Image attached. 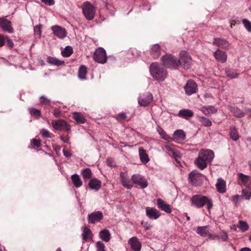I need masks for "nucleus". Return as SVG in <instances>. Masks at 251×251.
Segmentation results:
<instances>
[{"mask_svg": "<svg viewBox=\"0 0 251 251\" xmlns=\"http://www.w3.org/2000/svg\"><path fill=\"white\" fill-rule=\"evenodd\" d=\"M163 150L165 151L170 156L175 158L176 161H177V158H179V153L174 149L172 146L166 145L163 148Z\"/></svg>", "mask_w": 251, "mask_h": 251, "instance_id": "f3484780", "label": "nucleus"}, {"mask_svg": "<svg viewBox=\"0 0 251 251\" xmlns=\"http://www.w3.org/2000/svg\"><path fill=\"white\" fill-rule=\"evenodd\" d=\"M5 42V36L0 34V47L4 46Z\"/></svg>", "mask_w": 251, "mask_h": 251, "instance_id": "680f3d73", "label": "nucleus"}, {"mask_svg": "<svg viewBox=\"0 0 251 251\" xmlns=\"http://www.w3.org/2000/svg\"><path fill=\"white\" fill-rule=\"evenodd\" d=\"M150 72L153 78L159 81H164L168 75L165 67L158 62H153L151 64Z\"/></svg>", "mask_w": 251, "mask_h": 251, "instance_id": "f257e3e1", "label": "nucleus"}, {"mask_svg": "<svg viewBox=\"0 0 251 251\" xmlns=\"http://www.w3.org/2000/svg\"><path fill=\"white\" fill-rule=\"evenodd\" d=\"M200 110L205 115H208L209 114V112L208 110V107L206 106H202Z\"/></svg>", "mask_w": 251, "mask_h": 251, "instance_id": "6e6d98bb", "label": "nucleus"}, {"mask_svg": "<svg viewBox=\"0 0 251 251\" xmlns=\"http://www.w3.org/2000/svg\"><path fill=\"white\" fill-rule=\"evenodd\" d=\"M88 185L91 190L98 191L101 186V181L97 178H94L90 180Z\"/></svg>", "mask_w": 251, "mask_h": 251, "instance_id": "393cba45", "label": "nucleus"}, {"mask_svg": "<svg viewBox=\"0 0 251 251\" xmlns=\"http://www.w3.org/2000/svg\"><path fill=\"white\" fill-rule=\"evenodd\" d=\"M87 73V68L84 65H81L78 70V77L81 80L86 79V75Z\"/></svg>", "mask_w": 251, "mask_h": 251, "instance_id": "473e14b6", "label": "nucleus"}, {"mask_svg": "<svg viewBox=\"0 0 251 251\" xmlns=\"http://www.w3.org/2000/svg\"><path fill=\"white\" fill-rule=\"evenodd\" d=\"M151 54L154 59L158 58L161 54V48L159 45L154 44L152 46Z\"/></svg>", "mask_w": 251, "mask_h": 251, "instance_id": "5701e85b", "label": "nucleus"}, {"mask_svg": "<svg viewBox=\"0 0 251 251\" xmlns=\"http://www.w3.org/2000/svg\"><path fill=\"white\" fill-rule=\"evenodd\" d=\"M191 205H193L198 208H201L205 205L207 209L210 210L213 207V202L211 199L205 196L197 194L193 196L190 200Z\"/></svg>", "mask_w": 251, "mask_h": 251, "instance_id": "f03ea898", "label": "nucleus"}, {"mask_svg": "<svg viewBox=\"0 0 251 251\" xmlns=\"http://www.w3.org/2000/svg\"><path fill=\"white\" fill-rule=\"evenodd\" d=\"M214 55L218 61L224 63L226 60L227 56L226 52L220 50H217L214 52Z\"/></svg>", "mask_w": 251, "mask_h": 251, "instance_id": "4be33fe9", "label": "nucleus"}, {"mask_svg": "<svg viewBox=\"0 0 251 251\" xmlns=\"http://www.w3.org/2000/svg\"><path fill=\"white\" fill-rule=\"evenodd\" d=\"M180 57L178 59V67L182 66L185 69L190 68L192 64L191 56L186 51L181 50L180 52Z\"/></svg>", "mask_w": 251, "mask_h": 251, "instance_id": "39448f33", "label": "nucleus"}, {"mask_svg": "<svg viewBox=\"0 0 251 251\" xmlns=\"http://www.w3.org/2000/svg\"><path fill=\"white\" fill-rule=\"evenodd\" d=\"M147 216L151 220H156L161 216V212L156 208L147 207L146 208Z\"/></svg>", "mask_w": 251, "mask_h": 251, "instance_id": "ddd939ff", "label": "nucleus"}, {"mask_svg": "<svg viewBox=\"0 0 251 251\" xmlns=\"http://www.w3.org/2000/svg\"><path fill=\"white\" fill-rule=\"evenodd\" d=\"M97 251H105L104 244L101 241H98L96 243Z\"/></svg>", "mask_w": 251, "mask_h": 251, "instance_id": "8fccbe9b", "label": "nucleus"}, {"mask_svg": "<svg viewBox=\"0 0 251 251\" xmlns=\"http://www.w3.org/2000/svg\"><path fill=\"white\" fill-rule=\"evenodd\" d=\"M197 119L203 126L209 127L212 126V122L208 118L202 116H197Z\"/></svg>", "mask_w": 251, "mask_h": 251, "instance_id": "c85d7f7f", "label": "nucleus"}, {"mask_svg": "<svg viewBox=\"0 0 251 251\" xmlns=\"http://www.w3.org/2000/svg\"><path fill=\"white\" fill-rule=\"evenodd\" d=\"M47 61L48 63H49L50 64H52V65H56V66H59L64 63V61L59 60V59H58L56 58H54V57H50V56L48 57L47 58Z\"/></svg>", "mask_w": 251, "mask_h": 251, "instance_id": "e433bc0d", "label": "nucleus"}, {"mask_svg": "<svg viewBox=\"0 0 251 251\" xmlns=\"http://www.w3.org/2000/svg\"><path fill=\"white\" fill-rule=\"evenodd\" d=\"M94 59L97 62L104 64L107 60L105 50L102 48H99L96 50L94 54Z\"/></svg>", "mask_w": 251, "mask_h": 251, "instance_id": "0eeeda50", "label": "nucleus"}, {"mask_svg": "<svg viewBox=\"0 0 251 251\" xmlns=\"http://www.w3.org/2000/svg\"><path fill=\"white\" fill-rule=\"evenodd\" d=\"M153 100V97L151 93L147 92L144 95V98L142 99V106H146L151 103Z\"/></svg>", "mask_w": 251, "mask_h": 251, "instance_id": "c756f323", "label": "nucleus"}, {"mask_svg": "<svg viewBox=\"0 0 251 251\" xmlns=\"http://www.w3.org/2000/svg\"><path fill=\"white\" fill-rule=\"evenodd\" d=\"M73 52V50L72 47L71 46H67L65 48V49L61 51V54L64 57H69L70 56Z\"/></svg>", "mask_w": 251, "mask_h": 251, "instance_id": "ea45409f", "label": "nucleus"}, {"mask_svg": "<svg viewBox=\"0 0 251 251\" xmlns=\"http://www.w3.org/2000/svg\"><path fill=\"white\" fill-rule=\"evenodd\" d=\"M61 140L64 143H67L69 140V137L68 136H61Z\"/></svg>", "mask_w": 251, "mask_h": 251, "instance_id": "338daca9", "label": "nucleus"}, {"mask_svg": "<svg viewBox=\"0 0 251 251\" xmlns=\"http://www.w3.org/2000/svg\"><path fill=\"white\" fill-rule=\"evenodd\" d=\"M81 175L84 180L90 179L92 177V173L89 168H85L81 170Z\"/></svg>", "mask_w": 251, "mask_h": 251, "instance_id": "4c0bfd02", "label": "nucleus"}, {"mask_svg": "<svg viewBox=\"0 0 251 251\" xmlns=\"http://www.w3.org/2000/svg\"><path fill=\"white\" fill-rule=\"evenodd\" d=\"M42 2L45 4L51 6L54 4V0H40Z\"/></svg>", "mask_w": 251, "mask_h": 251, "instance_id": "bf43d9fd", "label": "nucleus"}, {"mask_svg": "<svg viewBox=\"0 0 251 251\" xmlns=\"http://www.w3.org/2000/svg\"><path fill=\"white\" fill-rule=\"evenodd\" d=\"M213 44L220 48L225 50L228 49L230 46V44L227 41L220 38H214Z\"/></svg>", "mask_w": 251, "mask_h": 251, "instance_id": "4468645a", "label": "nucleus"}, {"mask_svg": "<svg viewBox=\"0 0 251 251\" xmlns=\"http://www.w3.org/2000/svg\"><path fill=\"white\" fill-rule=\"evenodd\" d=\"M82 231L81 236L83 241H87L88 239H92L93 235L90 228L87 226H83L82 227Z\"/></svg>", "mask_w": 251, "mask_h": 251, "instance_id": "412c9836", "label": "nucleus"}, {"mask_svg": "<svg viewBox=\"0 0 251 251\" xmlns=\"http://www.w3.org/2000/svg\"><path fill=\"white\" fill-rule=\"evenodd\" d=\"M148 185V183L145 179L142 178V189L146 188Z\"/></svg>", "mask_w": 251, "mask_h": 251, "instance_id": "774afa93", "label": "nucleus"}, {"mask_svg": "<svg viewBox=\"0 0 251 251\" xmlns=\"http://www.w3.org/2000/svg\"><path fill=\"white\" fill-rule=\"evenodd\" d=\"M194 115V112L188 109H181L178 114L177 116L181 118L185 119L187 120H189L190 118L193 117Z\"/></svg>", "mask_w": 251, "mask_h": 251, "instance_id": "6ab92c4d", "label": "nucleus"}, {"mask_svg": "<svg viewBox=\"0 0 251 251\" xmlns=\"http://www.w3.org/2000/svg\"><path fill=\"white\" fill-rule=\"evenodd\" d=\"M185 93L190 96L196 93L198 90V85L193 80H189L184 86Z\"/></svg>", "mask_w": 251, "mask_h": 251, "instance_id": "1a4fd4ad", "label": "nucleus"}, {"mask_svg": "<svg viewBox=\"0 0 251 251\" xmlns=\"http://www.w3.org/2000/svg\"><path fill=\"white\" fill-rule=\"evenodd\" d=\"M41 25H37L34 27V30L35 33H36L39 36H40L42 33L41 30Z\"/></svg>", "mask_w": 251, "mask_h": 251, "instance_id": "3c124183", "label": "nucleus"}, {"mask_svg": "<svg viewBox=\"0 0 251 251\" xmlns=\"http://www.w3.org/2000/svg\"><path fill=\"white\" fill-rule=\"evenodd\" d=\"M52 127L57 130H65L69 132L71 130V126L63 120H53L51 122Z\"/></svg>", "mask_w": 251, "mask_h": 251, "instance_id": "423d86ee", "label": "nucleus"}, {"mask_svg": "<svg viewBox=\"0 0 251 251\" xmlns=\"http://www.w3.org/2000/svg\"><path fill=\"white\" fill-rule=\"evenodd\" d=\"M126 118V115L124 113H119L116 117V119L119 120H123Z\"/></svg>", "mask_w": 251, "mask_h": 251, "instance_id": "13d9d810", "label": "nucleus"}, {"mask_svg": "<svg viewBox=\"0 0 251 251\" xmlns=\"http://www.w3.org/2000/svg\"><path fill=\"white\" fill-rule=\"evenodd\" d=\"M28 110L30 114L37 119H39L41 117V113L39 109L34 108H29Z\"/></svg>", "mask_w": 251, "mask_h": 251, "instance_id": "79ce46f5", "label": "nucleus"}, {"mask_svg": "<svg viewBox=\"0 0 251 251\" xmlns=\"http://www.w3.org/2000/svg\"><path fill=\"white\" fill-rule=\"evenodd\" d=\"M40 133L44 137H50V133L47 129H46L44 128L42 129L40 131Z\"/></svg>", "mask_w": 251, "mask_h": 251, "instance_id": "603ef678", "label": "nucleus"}, {"mask_svg": "<svg viewBox=\"0 0 251 251\" xmlns=\"http://www.w3.org/2000/svg\"><path fill=\"white\" fill-rule=\"evenodd\" d=\"M241 196H242L243 199L249 200L251 197V188L250 187H246V188L242 190V193Z\"/></svg>", "mask_w": 251, "mask_h": 251, "instance_id": "58836bf2", "label": "nucleus"}, {"mask_svg": "<svg viewBox=\"0 0 251 251\" xmlns=\"http://www.w3.org/2000/svg\"><path fill=\"white\" fill-rule=\"evenodd\" d=\"M120 177L122 184L127 189H130L132 186V183L128 179L127 175L124 173H121Z\"/></svg>", "mask_w": 251, "mask_h": 251, "instance_id": "b1692460", "label": "nucleus"}, {"mask_svg": "<svg viewBox=\"0 0 251 251\" xmlns=\"http://www.w3.org/2000/svg\"><path fill=\"white\" fill-rule=\"evenodd\" d=\"M157 131L161 137L164 140H167L170 138L169 136L167 134L166 132L162 127L158 126L157 128Z\"/></svg>", "mask_w": 251, "mask_h": 251, "instance_id": "c03bdc74", "label": "nucleus"}, {"mask_svg": "<svg viewBox=\"0 0 251 251\" xmlns=\"http://www.w3.org/2000/svg\"><path fill=\"white\" fill-rule=\"evenodd\" d=\"M0 27L3 31L10 33L14 32L11 22L4 18H0Z\"/></svg>", "mask_w": 251, "mask_h": 251, "instance_id": "9b49d317", "label": "nucleus"}, {"mask_svg": "<svg viewBox=\"0 0 251 251\" xmlns=\"http://www.w3.org/2000/svg\"><path fill=\"white\" fill-rule=\"evenodd\" d=\"M150 161L148 155L146 153V150L142 149V163L146 164Z\"/></svg>", "mask_w": 251, "mask_h": 251, "instance_id": "09e8293b", "label": "nucleus"}, {"mask_svg": "<svg viewBox=\"0 0 251 251\" xmlns=\"http://www.w3.org/2000/svg\"><path fill=\"white\" fill-rule=\"evenodd\" d=\"M199 156L203 159L206 162H211L214 157V153L209 150H201L199 152Z\"/></svg>", "mask_w": 251, "mask_h": 251, "instance_id": "f8f14e48", "label": "nucleus"}, {"mask_svg": "<svg viewBox=\"0 0 251 251\" xmlns=\"http://www.w3.org/2000/svg\"><path fill=\"white\" fill-rule=\"evenodd\" d=\"M32 142L33 145L37 147H39L41 146V142L39 140L34 139Z\"/></svg>", "mask_w": 251, "mask_h": 251, "instance_id": "69168bd1", "label": "nucleus"}, {"mask_svg": "<svg viewBox=\"0 0 251 251\" xmlns=\"http://www.w3.org/2000/svg\"><path fill=\"white\" fill-rule=\"evenodd\" d=\"M132 180L134 184L141 186V176L139 175L132 176Z\"/></svg>", "mask_w": 251, "mask_h": 251, "instance_id": "37998d69", "label": "nucleus"}, {"mask_svg": "<svg viewBox=\"0 0 251 251\" xmlns=\"http://www.w3.org/2000/svg\"><path fill=\"white\" fill-rule=\"evenodd\" d=\"M71 179L74 185L77 187H80L82 185V182L79 176L77 174L73 175L71 176Z\"/></svg>", "mask_w": 251, "mask_h": 251, "instance_id": "2f4dec72", "label": "nucleus"}, {"mask_svg": "<svg viewBox=\"0 0 251 251\" xmlns=\"http://www.w3.org/2000/svg\"><path fill=\"white\" fill-rule=\"evenodd\" d=\"M63 153L64 155L66 157H70L72 156V154L70 151L66 150L65 149L63 150Z\"/></svg>", "mask_w": 251, "mask_h": 251, "instance_id": "e2e57ef3", "label": "nucleus"}, {"mask_svg": "<svg viewBox=\"0 0 251 251\" xmlns=\"http://www.w3.org/2000/svg\"><path fill=\"white\" fill-rule=\"evenodd\" d=\"M61 111L58 108H55L53 111V115L56 117H59L60 115Z\"/></svg>", "mask_w": 251, "mask_h": 251, "instance_id": "0e129e2a", "label": "nucleus"}, {"mask_svg": "<svg viewBox=\"0 0 251 251\" xmlns=\"http://www.w3.org/2000/svg\"><path fill=\"white\" fill-rule=\"evenodd\" d=\"M216 187L218 192L224 193L226 192V182L222 178L217 180Z\"/></svg>", "mask_w": 251, "mask_h": 251, "instance_id": "bb28decb", "label": "nucleus"}, {"mask_svg": "<svg viewBox=\"0 0 251 251\" xmlns=\"http://www.w3.org/2000/svg\"><path fill=\"white\" fill-rule=\"evenodd\" d=\"M186 139V134L184 131L181 129L176 130L174 133L173 140L179 143L183 141Z\"/></svg>", "mask_w": 251, "mask_h": 251, "instance_id": "aec40b11", "label": "nucleus"}, {"mask_svg": "<svg viewBox=\"0 0 251 251\" xmlns=\"http://www.w3.org/2000/svg\"><path fill=\"white\" fill-rule=\"evenodd\" d=\"M157 205L158 208L162 211H165L167 213H171L172 212V208L171 206L166 203L165 201L162 200L161 199H157Z\"/></svg>", "mask_w": 251, "mask_h": 251, "instance_id": "dca6fc26", "label": "nucleus"}, {"mask_svg": "<svg viewBox=\"0 0 251 251\" xmlns=\"http://www.w3.org/2000/svg\"><path fill=\"white\" fill-rule=\"evenodd\" d=\"M53 34L59 38H63L66 36L67 32L65 28L58 25L51 27Z\"/></svg>", "mask_w": 251, "mask_h": 251, "instance_id": "2eb2a0df", "label": "nucleus"}, {"mask_svg": "<svg viewBox=\"0 0 251 251\" xmlns=\"http://www.w3.org/2000/svg\"><path fill=\"white\" fill-rule=\"evenodd\" d=\"M242 200H243V197L241 195H236L233 196L232 197V201L235 202L238 201H241Z\"/></svg>", "mask_w": 251, "mask_h": 251, "instance_id": "052dcab7", "label": "nucleus"}, {"mask_svg": "<svg viewBox=\"0 0 251 251\" xmlns=\"http://www.w3.org/2000/svg\"><path fill=\"white\" fill-rule=\"evenodd\" d=\"M128 243L133 251H140L141 245L136 237L129 239Z\"/></svg>", "mask_w": 251, "mask_h": 251, "instance_id": "a211bd4d", "label": "nucleus"}, {"mask_svg": "<svg viewBox=\"0 0 251 251\" xmlns=\"http://www.w3.org/2000/svg\"><path fill=\"white\" fill-rule=\"evenodd\" d=\"M195 163L197 165L198 167L201 170H203L207 166V162L204 161L203 159L199 156L197 160L195 161Z\"/></svg>", "mask_w": 251, "mask_h": 251, "instance_id": "f704fd0d", "label": "nucleus"}, {"mask_svg": "<svg viewBox=\"0 0 251 251\" xmlns=\"http://www.w3.org/2000/svg\"><path fill=\"white\" fill-rule=\"evenodd\" d=\"M237 182L241 186L249 187L251 184V177L241 173L237 174Z\"/></svg>", "mask_w": 251, "mask_h": 251, "instance_id": "9d476101", "label": "nucleus"}, {"mask_svg": "<svg viewBox=\"0 0 251 251\" xmlns=\"http://www.w3.org/2000/svg\"><path fill=\"white\" fill-rule=\"evenodd\" d=\"M162 65L168 68L176 69L178 67V61L171 54H166L161 57Z\"/></svg>", "mask_w": 251, "mask_h": 251, "instance_id": "7ed1b4c3", "label": "nucleus"}, {"mask_svg": "<svg viewBox=\"0 0 251 251\" xmlns=\"http://www.w3.org/2000/svg\"><path fill=\"white\" fill-rule=\"evenodd\" d=\"M82 9L83 13L87 20H92L94 19L96 9L90 2H84L82 5Z\"/></svg>", "mask_w": 251, "mask_h": 251, "instance_id": "20e7f679", "label": "nucleus"}, {"mask_svg": "<svg viewBox=\"0 0 251 251\" xmlns=\"http://www.w3.org/2000/svg\"><path fill=\"white\" fill-rule=\"evenodd\" d=\"M39 100H40V102L41 104L42 105H44L47 106H49L50 105V103H51L50 100H49V99H48L45 96H41Z\"/></svg>", "mask_w": 251, "mask_h": 251, "instance_id": "a18cd8bd", "label": "nucleus"}, {"mask_svg": "<svg viewBox=\"0 0 251 251\" xmlns=\"http://www.w3.org/2000/svg\"><path fill=\"white\" fill-rule=\"evenodd\" d=\"M207 107L210 115L211 114L216 113L217 112V109H216L213 106L210 105Z\"/></svg>", "mask_w": 251, "mask_h": 251, "instance_id": "4d7b16f0", "label": "nucleus"}, {"mask_svg": "<svg viewBox=\"0 0 251 251\" xmlns=\"http://www.w3.org/2000/svg\"><path fill=\"white\" fill-rule=\"evenodd\" d=\"M230 137L234 141H236L239 138L237 129L235 127L230 128Z\"/></svg>", "mask_w": 251, "mask_h": 251, "instance_id": "c9c22d12", "label": "nucleus"}, {"mask_svg": "<svg viewBox=\"0 0 251 251\" xmlns=\"http://www.w3.org/2000/svg\"><path fill=\"white\" fill-rule=\"evenodd\" d=\"M73 118L78 124H84L86 122L83 115L78 112L73 113Z\"/></svg>", "mask_w": 251, "mask_h": 251, "instance_id": "72a5a7b5", "label": "nucleus"}, {"mask_svg": "<svg viewBox=\"0 0 251 251\" xmlns=\"http://www.w3.org/2000/svg\"><path fill=\"white\" fill-rule=\"evenodd\" d=\"M230 111L236 118H242L245 116V113L239 108L236 106H229Z\"/></svg>", "mask_w": 251, "mask_h": 251, "instance_id": "a878e982", "label": "nucleus"}, {"mask_svg": "<svg viewBox=\"0 0 251 251\" xmlns=\"http://www.w3.org/2000/svg\"><path fill=\"white\" fill-rule=\"evenodd\" d=\"M100 238L105 242H108L111 238V234L107 229H103L99 233Z\"/></svg>", "mask_w": 251, "mask_h": 251, "instance_id": "cd10ccee", "label": "nucleus"}, {"mask_svg": "<svg viewBox=\"0 0 251 251\" xmlns=\"http://www.w3.org/2000/svg\"><path fill=\"white\" fill-rule=\"evenodd\" d=\"M228 237L227 234L226 232H222L219 235V238L222 239L223 241H226Z\"/></svg>", "mask_w": 251, "mask_h": 251, "instance_id": "5fc2aeb1", "label": "nucleus"}, {"mask_svg": "<svg viewBox=\"0 0 251 251\" xmlns=\"http://www.w3.org/2000/svg\"><path fill=\"white\" fill-rule=\"evenodd\" d=\"M238 227L243 231L247 230L249 228L248 224L246 222L242 221H239Z\"/></svg>", "mask_w": 251, "mask_h": 251, "instance_id": "49530a36", "label": "nucleus"}, {"mask_svg": "<svg viewBox=\"0 0 251 251\" xmlns=\"http://www.w3.org/2000/svg\"><path fill=\"white\" fill-rule=\"evenodd\" d=\"M5 41H7V46L10 48H13L14 47V43L12 40L9 38L7 36H5Z\"/></svg>", "mask_w": 251, "mask_h": 251, "instance_id": "864d4df0", "label": "nucleus"}, {"mask_svg": "<svg viewBox=\"0 0 251 251\" xmlns=\"http://www.w3.org/2000/svg\"><path fill=\"white\" fill-rule=\"evenodd\" d=\"M242 22L247 30L249 32H251V23L248 20L246 19H243Z\"/></svg>", "mask_w": 251, "mask_h": 251, "instance_id": "de8ad7c7", "label": "nucleus"}, {"mask_svg": "<svg viewBox=\"0 0 251 251\" xmlns=\"http://www.w3.org/2000/svg\"><path fill=\"white\" fill-rule=\"evenodd\" d=\"M200 174L196 173L195 171L191 172L189 175V178L190 179L191 182L193 184L196 183L197 178L200 176Z\"/></svg>", "mask_w": 251, "mask_h": 251, "instance_id": "a19ab883", "label": "nucleus"}, {"mask_svg": "<svg viewBox=\"0 0 251 251\" xmlns=\"http://www.w3.org/2000/svg\"><path fill=\"white\" fill-rule=\"evenodd\" d=\"M103 215L100 211H94L88 215V221L89 224H95L100 222L103 218Z\"/></svg>", "mask_w": 251, "mask_h": 251, "instance_id": "6e6552de", "label": "nucleus"}, {"mask_svg": "<svg viewBox=\"0 0 251 251\" xmlns=\"http://www.w3.org/2000/svg\"><path fill=\"white\" fill-rule=\"evenodd\" d=\"M209 226H198L196 229V232L201 236L206 237L208 234Z\"/></svg>", "mask_w": 251, "mask_h": 251, "instance_id": "7c9ffc66", "label": "nucleus"}]
</instances>
